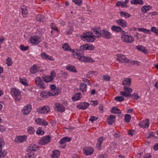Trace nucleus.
<instances>
[{
    "label": "nucleus",
    "mask_w": 158,
    "mask_h": 158,
    "mask_svg": "<svg viewBox=\"0 0 158 158\" xmlns=\"http://www.w3.org/2000/svg\"><path fill=\"white\" fill-rule=\"evenodd\" d=\"M39 147L34 144H31L27 148L28 153L26 156L25 158H34V153L33 152L35 151L38 149Z\"/></svg>",
    "instance_id": "obj_1"
},
{
    "label": "nucleus",
    "mask_w": 158,
    "mask_h": 158,
    "mask_svg": "<svg viewBox=\"0 0 158 158\" xmlns=\"http://www.w3.org/2000/svg\"><path fill=\"white\" fill-rule=\"evenodd\" d=\"M72 55L74 57L76 58L79 60L81 61L91 63H93L94 62V60H93L92 58L87 57L83 56H81L80 55V53L75 52L73 53Z\"/></svg>",
    "instance_id": "obj_2"
},
{
    "label": "nucleus",
    "mask_w": 158,
    "mask_h": 158,
    "mask_svg": "<svg viewBox=\"0 0 158 158\" xmlns=\"http://www.w3.org/2000/svg\"><path fill=\"white\" fill-rule=\"evenodd\" d=\"M12 96L16 101H19L21 99V93L20 90L16 88H12L10 90Z\"/></svg>",
    "instance_id": "obj_3"
},
{
    "label": "nucleus",
    "mask_w": 158,
    "mask_h": 158,
    "mask_svg": "<svg viewBox=\"0 0 158 158\" xmlns=\"http://www.w3.org/2000/svg\"><path fill=\"white\" fill-rule=\"evenodd\" d=\"M89 34L87 35L85 34H84L81 36V39L83 40V38H85L87 41L89 42H92L95 40V36L94 35H92L93 34L92 32H89L87 33Z\"/></svg>",
    "instance_id": "obj_4"
},
{
    "label": "nucleus",
    "mask_w": 158,
    "mask_h": 158,
    "mask_svg": "<svg viewBox=\"0 0 158 158\" xmlns=\"http://www.w3.org/2000/svg\"><path fill=\"white\" fill-rule=\"evenodd\" d=\"M124 91H122L120 92V94L121 95L124 96L125 97L128 98L131 96V93L132 92V89L127 86H124L123 87Z\"/></svg>",
    "instance_id": "obj_5"
},
{
    "label": "nucleus",
    "mask_w": 158,
    "mask_h": 158,
    "mask_svg": "<svg viewBox=\"0 0 158 158\" xmlns=\"http://www.w3.org/2000/svg\"><path fill=\"white\" fill-rule=\"evenodd\" d=\"M112 34L110 32L106 29H103L101 31V35H99V37H102L106 39H110L111 37Z\"/></svg>",
    "instance_id": "obj_6"
},
{
    "label": "nucleus",
    "mask_w": 158,
    "mask_h": 158,
    "mask_svg": "<svg viewBox=\"0 0 158 158\" xmlns=\"http://www.w3.org/2000/svg\"><path fill=\"white\" fill-rule=\"evenodd\" d=\"M122 40L127 43H132L134 41V38L131 36L123 35L121 37Z\"/></svg>",
    "instance_id": "obj_7"
},
{
    "label": "nucleus",
    "mask_w": 158,
    "mask_h": 158,
    "mask_svg": "<svg viewBox=\"0 0 158 158\" xmlns=\"http://www.w3.org/2000/svg\"><path fill=\"white\" fill-rule=\"evenodd\" d=\"M71 139V138L68 137H65L62 138L59 141L60 143L62 145L60 146V147L62 148H64L66 147V143L69 142Z\"/></svg>",
    "instance_id": "obj_8"
},
{
    "label": "nucleus",
    "mask_w": 158,
    "mask_h": 158,
    "mask_svg": "<svg viewBox=\"0 0 158 158\" xmlns=\"http://www.w3.org/2000/svg\"><path fill=\"white\" fill-rule=\"evenodd\" d=\"M50 109L48 106H44L37 110L38 114H46L50 111Z\"/></svg>",
    "instance_id": "obj_9"
},
{
    "label": "nucleus",
    "mask_w": 158,
    "mask_h": 158,
    "mask_svg": "<svg viewBox=\"0 0 158 158\" xmlns=\"http://www.w3.org/2000/svg\"><path fill=\"white\" fill-rule=\"evenodd\" d=\"M117 60L118 62H121L122 63H128L129 60L125 56L123 55L118 54L117 55Z\"/></svg>",
    "instance_id": "obj_10"
},
{
    "label": "nucleus",
    "mask_w": 158,
    "mask_h": 158,
    "mask_svg": "<svg viewBox=\"0 0 158 158\" xmlns=\"http://www.w3.org/2000/svg\"><path fill=\"white\" fill-rule=\"evenodd\" d=\"M35 81L36 85H38L40 88L44 89H45V84L42 82L41 79L39 77H37L35 78Z\"/></svg>",
    "instance_id": "obj_11"
},
{
    "label": "nucleus",
    "mask_w": 158,
    "mask_h": 158,
    "mask_svg": "<svg viewBox=\"0 0 158 158\" xmlns=\"http://www.w3.org/2000/svg\"><path fill=\"white\" fill-rule=\"evenodd\" d=\"M83 152L86 155H89L92 154L94 152L93 149L92 147H85L83 149Z\"/></svg>",
    "instance_id": "obj_12"
},
{
    "label": "nucleus",
    "mask_w": 158,
    "mask_h": 158,
    "mask_svg": "<svg viewBox=\"0 0 158 158\" xmlns=\"http://www.w3.org/2000/svg\"><path fill=\"white\" fill-rule=\"evenodd\" d=\"M55 105L56 110L58 112L62 113L65 111V108L63 105L60 104L59 103H56Z\"/></svg>",
    "instance_id": "obj_13"
},
{
    "label": "nucleus",
    "mask_w": 158,
    "mask_h": 158,
    "mask_svg": "<svg viewBox=\"0 0 158 158\" xmlns=\"http://www.w3.org/2000/svg\"><path fill=\"white\" fill-rule=\"evenodd\" d=\"M50 138L48 136H46L43 137L39 142V143L41 145H45L50 142Z\"/></svg>",
    "instance_id": "obj_14"
},
{
    "label": "nucleus",
    "mask_w": 158,
    "mask_h": 158,
    "mask_svg": "<svg viewBox=\"0 0 158 158\" xmlns=\"http://www.w3.org/2000/svg\"><path fill=\"white\" fill-rule=\"evenodd\" d=\"M116 22L119 26L123 27H127V22L122 19L117 20L116 21Z\"/></svg>",
    "instance_id": "obj_15"
},
{
    "label": "nucleus",
    "mask_w": 158,
    "mask_h": 158,
    "mask_svg": "<svg viewBox=\"0 0 158 158\" xmlns=\"http://www.w3.org/2000/svg\"><path fill=\"white\" fill-rule=\"evenodd\" d=\"M149 120L147 119L145 120H143L142 121L140 122L139 125L142 128H147L149 126Z\"/></svg>",
    "instance_id": "obj_16"
},
{
    "label": "nucleus",
    "mask_w": 158,
    "mask_h": 158,
    "mask_svg": "<svg viewBox=\"0 0 158 158\" xmlns=\"http://www.w3.org/2000/svg\"><path fill=\"white\" fill-rule=\"evenodd\" d=\"M31 106L29 104H28L27 106L24 107V109L22 110L23 114L25 115H27L31 111Z\"/></svg>",
    "instance_id": "obj_17"
},
{
    "label": "nucleus",
    "mask_w": 158,
    "mask_h": 158,
    "mask_svg": "<svg viewBox=\"0 0 158 158\" xmlns=\"http://www.w3.org/2000/svg\"><path fill=\"white\" fill-rule=\"evenodd\" d=\"M116 117L115 115H110L106 120L107 123L109 125H112L114 123L115 119Z\"/></svg>",
    "instance_id": "obj_18"
},
{
    "label": "nucleus",
    "mask_w": 158,
    "mask_h": 158,
    "mask_svg": "<svg viewBox=\"0 0 158 158\" xmlns=\"http://www.w3.org/2000/svg\"><path fill=\"white\" fill-rule=\"evenodd\" d=\"M89 103L84 102L77 105V107L79 109L85 110L89 106Z\"/></svg>",
    "instance_id": "obj_19"
},
{
    "label": "nucleus",
    "mask_w": 158,
    "mask_h": 158,
    "mask_svg": "<svg viewBox=\"0 0 158 158\" xmlns=\"http://www.w3.org/2000/svg\"><path fill=\"white\" fill-rule=\"evenodd\" d=\"M27 139V136L25 135L20 136L16 137L15 139V141L17 143H22Z\"/></svg>",
    "instance_id": "obj_20"
},
{
    "label": "nucleus",
    "mask_w": 158,
    "mask_h": 158,
    "mask_svg": "<svg viewBox=\"0 0 158 158\" xmlns=\"http://www.w3.org/2000/svg\"><path fill=\"white\" fill-rule=\"evenodd\" d=\"M22 10V14L24 18L27 17L28 11L27 10V7L25 5H23L21 6Z\"/></svg>",
    "instance_id": "obj_21"
},
{
    "label": "nucleus",
    "mask_w": 158,
    "mask_h": 158,
    "mask_svg": "<svg viewBox=\"0 0 158 158\" xmlns=\"http://www.w3.org/2000/svg\"><path fill=\"white\" fill-rule=\"evenodd\" d=\"M35 122L37 124L40 125L46 126L48 124V123L46 121L43 120H42L41 118H39L36 119H35Z\"/></svg>",
    "instance_id": "obj_22"
},
{
    "label": "nucleus",
    "mask_w": 158,
    "mask_h": 158,
    "mask_svg": "<svg viewBox=\"0 0 158 158\" xmlns=\"http://www.w3.org/2000/svg\"><path fill=\"white\" fill-rule=\"evenodd\" d=\"M92 29L94 33L96 35L97 37L98 38H100V37H99V35H101V31L100 28L99 27L94 28Z\"/></svg>",
    "instance_id": "obj_23"
},
{
    "label": "nucleus",
    "mask_w": 158,
    "mask_h": 158,
    "mask_svg": "<svg viewBox=\"0 0 158 158\" xmlns=\"http://www.w3.org/2000/svg\"><path fill=\"white\" fill-rule=\"evenodd\" d=\"M30 41L31 43L33 44H37L40 42L37 36H33L31 37L30 38Z\"/></svg>",
    "instance_id": "obj_24"
},
{
    "label": "nucleus",
    "mask_w": 158,
    "mask_h": 158,
    "mask_svg": "<svg viewBox=\"0 0 158 158\" xmlns=\"http://www.w3.org/2000/svg\"><path fill=\"white\" fill-rule=\"evenodd\" d=\"M152 7L149 5H145L143 6L141 8V10L142 12L143 13H146L148 10L151 9Z\"/></svg>",
    "instance_id": "obj_25"
},
{
    "label": "nucleus",
    "mask_w": 158,
    "mask_h": 158,
    "mask_svg": "<svg viewBox=\"0 0 158 158\" xmlns=\"http://www.w3.org/2000/svg\"><path fill=\"white\" fill-rule=\"evenodd\" d=\"M60 156V152L57 150L53 151L52 152V154L51 156L52 158H57Z\"/></svg>",
    "instance_id": "obj_26"
},
{
    "label": "nucleus",
    "mask_w": 158,
    "mask_h": 158,
    "mask_svg": "<svg viewBox=\"0 0 158 158\" xmlns=\"http://www.w3.org/2000/svg\"><path fill=\"white\" fill-rule=\"evenodd\" d=\"M131 78H126L122 82V85H127L128 86H130L131 83Z\"/></svg>",
    "instance_id": "obj_27"
},
{
    "label": "nucleus",
    "mask_w": 158,
    "mask_h": 158,
    "mask_svg": "<svg viewBox=\"0 0 158 158\" xmlns=\"http://www.w3.org/2000/svg\"><path fill=\"white\" fill-rule=\"evenodd\" d=\"M130 2L131 4L143 5V2L142 0H131Z\"/></svg>",
    "instance_id": "obj_28"
},
{
    "label": "nucleus",
    "mask_w": 158,
    "mask_h": 158,
    "mask_svg": "<svg viewBox=\"0 0 158 158\" xmlns=\"http://www.w3.org/2000/svg\"><path fill=\"white\" fill-rule=\"evenodd\" d=\"M136 48L137 49L140 51L142 52L143 53H144L145 54H147L148 53V52L147 50L145 49V48L142 46L141 45H139L136 46Z\"/></svg>",
    "instance_id": "obj_29"
},
{
    "label": "nucleus",
    "mask_w": 158,
    "mask_h": 158,
    "mask_svg": "<svg viewBox=\"0 0 158 158\" xmlns=\"http://www.w3.org/2000/svg\"><path fill=\"white\" fill-rule=\"evenodd\" d=\"M81 94L80 93H77L72 98V99L73 101H77L81 97Z\"/></svg>",
    "instance_id": "obj_30"
},
{
    "label": "nucleus",
    "mask_w": 158,
    "mask_h": 158,
    "mask_svg": "<svg viewBox=\"0 0 158 158\" xmlns=\"http://www.w3.org/2000/svg\"><path fill=\"white\" fill-rule=\"evenodd\" d=\"M51 93L50 92H48L47 91H44L40 93V96L42 98H46L47 97L48 95L49 96H51Z\"/></svg>",
    "instance_id": "obj_31"
},
{
    "label": "nucleus",
    "mask_w": 158,
    "mask_h": 158,
    "mask_svg": "<svg viewBox=\"0 0 158 158\" xmlns=\"http://www.w3.org/2000/svg\"><path fill=\"white\" fill-rule=\"evenodd\" d=\"M36 19L38 21L42 22L45 21V19L44 16L41 15H38L36 16Z\"/></svg>",
    "instance_id": "obj_32"
},
{
    "label": "nucleus",
    "mask_w": 158,
    "mask_h": 158,
    "mask_svg": "<svg viewBox=\"0 0 158 158\" xmlns=\"http://www.w3.org/2000/svg\"><path fill=\"white\" fill-rule=\"evenodd\" d=\"M80 89L83 92H86L87 88V85L84 83H80Z\"/></svg>",
    "instance_id": "obj_33"
},
{
    "label": "nucleus",
    "mask_w": 158,
    "mask_h": 158,
    "mask_svg": "<svg viewBox=\"0 0 158 158\" xmlns=\"http://www.w3.org/2000/svg\"><path fill=\"white\" fill-rule=\"evenodd\" d=\"M111 112L115 114L121 113V110L116 107H114L112 108Z\"/></svg>",
    "instance_id": "obj_34"
},
{
    "label": "nucleus",
    "mask_w": 158,
    "mask_h": 158,
    "mask_svg": "<svg viewBox=\"0 0 158 158\" xmlns=\"http://www.w3.org/2000/svg\"><path fill=\"white\" fill-rule=\"evenodd\" d=\"M38 68L36 65H34L30 69L31 73L32 74H35L38 71Z\"/></svg>",
    "instance_id": "obj_35"
},
{
    "label": "nucleus",
    "mask_w": 158,
    "mask_h": 158,
    "mask_svg": "<svg viewBox=\"0 0 158 158\" xmlns=\"http://www.w3.org/2000/svg\"><path fill=\"white\" fill-rule=\"evenodd\" d=\"M42 78L44 82L47 83L51 82L53 80L50 76H42Z\"/></svg>",
    "instance_id": "obj_36"
},
{
    "label": "nucleus",
    "mask_w": 158,
    "mask_h": 158,
    "mask_svg": "<svg viewBox=\"0 0 158 158\" xmlns=\"http://www.w3.org/2000/svg\"><path fill=\"white\" fill-rule=\"evenodd\" d=\"M120 14L121 17H124L126 18H129L131 16V15L130 14L123 11H121Z\"/></svg>",
    "instance_id": "obj_37"
},
{
    "label": "nucleus",
    "mask_w": 158,
    "mask_h": 158,
    "mask_svg": "<svg viewBox=\"0 0 158 158\" xmlns=\"http://www.w3.org/2000/svg\"><path fill=\"white\" fill-rule=\"evenodd\" d=\"M103 140V138L101 137L99 138L98 139V142L96 144V146L97 147L98 149H99L100 147L102 142Z\"/></svg>",
    "instance_id": "obj_38"
},
{
    "label": "nucleus",
    "mask_w": 158,
    "mask_h": 158,
    "mask_svg": "<svg viewBox=\"0 0 158 158\" xmlns=\"http://www.w3.org/2000/svg\"><path fill=\"white\" fill-rule=\"evenodd\" d=\"M41 57L42 58L45 59V60H52L51 59L52 57L46 54L44 52L43 53L41 54Z\"/></svg>",
    "instance_id": "obj_39"
},
{
    "label": "nucleus",
    "mask_w": 158,
    "mask_h": 158,
    "mask_svg": "<svg viewBox=\"0 0 158 158\" xmlns=\"http://www.w3.org/2000/svg\"><path fill=\"white\" fill-rule=\"evenodd\" d=\"M78 51H83L87 50V44L81 45L79 48L77 49Z\"/></svg>",
    "instance_id": "obj_40"
},
{
    "label": "nucleus",
    "mask_w": 158,
    "mask_h": 158,
    "mask_svg": "<svg viewBox=\"0 0 158 158\" xmlns=\"http://www.w3.org/2000/svg\"><path fill=\"white\" fill-rule=\"evenodd\" d=\"M111 29L114 31L118 32L121 31L122 28L118 26H113L111 27Z\"/></svg>",
    "instance_id": "obj_41"
},
{
    "label": "nucleus",
    "mask_w": 158,
    "mask_h": 158,
    "mask_svg": "<svg viewBox=\"0 0 158 158\" xmlns=\"http://www.w3.org/2000/svg\"><path fill=\"white\" fill-rule=\"evenodd\" d=\"M66 69L69 70L71 72H74L75 73L77 72V70L73 66H68L66 67Z\"/></svg>",
    "instance_id": "obj_42"
},
{
    "label": "nucleus",
    "mask_w": 158,
    "mask_h": 158,
    "mask_svg": "<svg viewBox=\"0 0 158 158\" xmlns=\"http://www.w3.org/2000/svg\"><path fill=\"white\" fill-rule=\"evenodd\" d=\"M131 118V117L129 114H126L125 115L124 120L126 123H129Z\"/></svg>",
    "instance_id": "obj_43"
},
{
    "label": "nucleus",
    "mask_w": 158,
    "mask_h": 158,
    "mask_svg": "<svg viewBox=\"0 0 158 158\" xmlns=\"http://www.w3.org/2000/svg\"><path fill=\"white\" fill-rule=\"evenodd\" d=\"M94 49L95 47L94 45L87 44V50L93 51L94 50Z\"/></svg>",
    "instance_id": "obj_44"
},
{
    "label": "nucleus",
    "mask_w": 158,
    "mask_h": 158,
    "mask_svg": "<svg viewBox=\"0 0 158 158\" xmlns=\"http://www.w3.org/2000/svg\"><path fill=\"white\" fill-rule=\"evenodd\" d=\"M62 48L65 51H68L70 47L67 43H65L62 45Z\"/></svg>",
    "instance_id": "obj_45"
},
{
    "label": "nucleus",
    "mask_w": 158,
    "mask_h": 158,
    "mask_svg": "<svg viewBox=\"0 0 158 158\" xmlns=\"http://www.w3.org/2000/svg\"><path fill=\"white\" fill-rule=\"evenodd\" d=\"M6 64L8 66H10L12 64V61L10 58L8 57L6 60Z\"/></svg>",
    "instance_id": "obj_46"
},
{
    "label": "nucleus",
    "mask_w": 158,
    "mask_h": 158,
    "mask_svg": "<svg viewBox=\"0 0 158 158\" xmlns=\"http://www.w3.org/2000/svg\"><path fill=\"white\" fill-rule=\"evenodd\" d=\"M129 97H131L133 99L135 100H137L140 98L138 96V94L136 93H135L132 95L131 94V96Z\"/></svg>",
    "instance_id": "obj_47"
},
{
    "label": "nucleus",
    "mask_w": 158,
    "mask_h": 158,
    "mask_svg": "<svg viewBox=\"0 0 158 158\" xmlns=\"http://www.w3.org/2000/svg\"><path fill=\"white\" fill-rule=\"evenodd\" d=\"M28 132L30 134H33L35 132V130L32 127H29L27 129Z\"/></svg>",
    "instance_id": "obj_48"
},
{
    "label": "nucleus",
    "mask_w": 158,
    "mask_h": 158,
    "mask_svg": "<svg viewBox=\"0 0 158 158\" xmlns=\"http://www.w3.org/2000/svg\"><path fill=\"white\" fill-rule=\"evenodd\" d=\"M115 99L116 101L122 102L124 100V98L121 96H118L114 98Z\"/></svg>",
    "instance_id": "obj_49"
},
{
    "label": "nucleus",
    "mask_w": 158,
    "mask_h": 158,
    "mask_svg": "<svg viewBox=\"0 0 158 158\" xmlns=\"http://www.w3.org/2000/svg\"><path fill=\"white\" fill-rule=\"evenodd\" d=\"M20 48L21 50L25 51L28 49L29 47L28 46H25L24 45H22L20 46Z\"/></svg>",
    "instance_id": "obj_50"
},
{
    "label": "nucleus",
    "mask_w": 158,
    "mask_h": 158,
    "mask_svg": "<svg viewBox=\"0 0 158 158\" xmlns=\"http://www.w3.org/2000/svg\"><path fill=\"white\" fill-rule=\"evenodd\" d=\"M130 62L131 65L136 64L137 65H139L140 64V62L137 60H131Z\"/></svg>",
    "instance_id": "obj_51"
},
{
    "label": "nucleus",
    "mask_w": 158,
    "mask_h": 158,
    "mask_svg": "<svg viewBox=\"0 0 158 158\" xmlns=\"http://www.w3.org/2000/svg\"><path fill=\"white\" fill-rule=\"evenodd\" d=\"M75 4L78 6H81L82 3V0H73Z\"/></svg>",
    "instance_id": "obj_52"
},
{
    "label": "nucleus",
    "mask_w": 158,
    "mask_h": 158,
    "mask_svg": "<svg viewBox=\"0 0 158 158\" xmlns=\"http://www.w3.org/2000/svg\"><path fill=\"white\" fill-rule=\"evenodd\" d=\"M96 72L94 71H91L89 72L88 73L86 77L87 78H89L92 76V74H94Z\"/></svg>",
    "instance_id": "obj_53"
},
{
    "label": "nucleus",
    "mask_w": 158,
    "mask_h": 158,
    "mask_svg": "<svg viewBox=\"0 0 158 158\" xmlns=\"http://www.w3.org/2000/svg\"><path fill=\"white\" fill-rule=\"evenodd\" d=\"M151 31L158 35V30L155 27H152Z\"/></svg>",
    "instance_id": "obj_54"
},
{
    "label": "nucleus",
    "mask_w": 158,
    "mask_h": 158,
    "mask_svg": "<svg viewBox=\"0 0 158 158\" xmlns=\"http://www.w3.org/2000/svg\"><path fill=\"white\" fill-rule=\"evenodd\" d=\"M56 76V73L55 71H52L51 72V75L50 76L52 79L53 80Z\"/></svg>",
    "instance_id": "obj_55"
},
{
    "label": "nucleus",
    "mask_w": 158,
    "mask_h": 158,
    "mask_svg": "<svg viewBox=\"0 0 158 158\" xmlns=\"http://www.w3.org/2000/svg\"><path fill=\"white\" fill-rule=\"evenodd\" d=\"M51 27L52 29V30H56V31H58V28H57V27L53 23H52L51 24Z\"/></svg>",
    "instance_id": "obj_56"
},
{
    "label": "nucleus",
    "mask_w": 158,
    "mask_h": 158,
    "mask_svg": "<svg viewBox=\"0 0 158 158\" xmlns=\"http://www.w3.org/2000/svg\"><path fill=\"white\" fill-rule=\"evenodd\" d=\"M98 119L97 118H96L94 116H91L89 120L93 123L94 121L97 120Z\"/></svg>",
    "instance_id": "obj_57"
},
{
    "label": "nucleus",
    "mask_w": 158,
    "mask_h": 158,
    "mask_svg": "<svg viewBox=\"0 0 158 158\" xmlns=\"http://www.w3.org/2000/svg\"><path fill=\"white\" fill-rule=\"evenodd\" d=\"M98 104V101L97 100L94 101H91L90 104L91 105L94 106L97 105Z\"/></svg>",
    "instance_id": "obj_58"
},
{
    "label": "nucleus",
    "mask_w": 158,
    "mask_h": 158,
    "mask_svg": "<svg viewBox=\"0 0 158 158\" xmlns=\"http://www.w3.org/2000/svg\"><path fill=\"white\" fill-rule=\"evenodd\" d=\"M54 93L53 94H51L52 96H54L56 94H58L60 92V90L59 89H55L54 91Z\"/></svg>",
    "instance_id": "obj_59"
},
{
    "label": "nucleus",
    "mask_w": 158,
    "mask_h": 158,
    "mask_svg": "<svg viewBox=\"0 0 158 158\" xmlns=\"http://www.w3.org/2000/svg\"><path fill=\"white\" fill-rule=\"evenodd\" d=\"M36 133L38 134H41V135H43L44 133V131L42 130H41V129L40 130H38L37 131H36Z\"/></svg>",
    "instance_id": "obj_60"
},
{
    "label": "nucleus",
    "mask_w": 158,
    "mask_h": 158,
    "mask_svg": "<svg viewBox=\"0 0 158 158\" xmlns=\"http://www.w3.org/2000/svg\"><path fill=\"white\" fill-rule=\"evenodd\" d=\"M20 82L23 85H25L27 84L25 82L26 80H23L22 79L20 78Z\"/></svg>",
    "instance_id": "obj_61"
},
{
    "label": "nucleus",
    "mask_w": 158,
    "mask_h": 158,
    "mask_svg": "<svg viewBox=\"0 0 158 158\" xmlns=\"http://www.w3.org/2000/svg\"><path fill=\"white\" fill-rule=\"evenodd\" d=\"M7 153L5 151H3V152L0 154V158L5 157Z\"/></svg>",
    "instance_id": "obj_62"
},
{
    "label": "nucleus",
    "mask_w": 158,
    "mask_h": 158,
    "mask_svg": "<svg viewBox=\"0 0 158 158\" xmlns=\"http://www.w3.org/2000/svg\"><path fill=\"white\" fill-rule=\"evenodd\" d=\"M104 78H103V79L104 80H105L106 81H108L110 80V77L109 76H103Z\"/></svg>",
    "instance_id": "obj_63"
},
{
    "label": "nucleus",
    "mask_w": 158,
    "mask_h": 158,
    "mask_svg": "<svg viewBox=\"0 0 158 158\" xmlns=\"http://www.w3.org/2000/svg\"><path fill=\"white\" fill-rule=\"evenodd\" d=\"M6 129L4 127L0 125V131L1 132H4Z\"/></svg>",
    "instance_id": "obj_64"
}]
</instances>
